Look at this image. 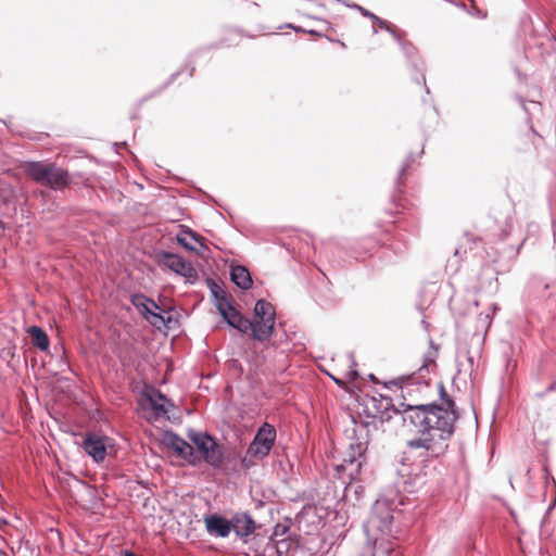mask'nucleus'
Returning <instances> with one entry per match:
<instances>
[{
    "label": "nucleus",
    "instance_id": "nucleus-2",
    "mask_svg": "<svg viewBox=\"0 0 556 556\" xmlns=\"http://www.w3.org/2000/svg\"><path fill=\"white\" fill-rule=\"evenodd\" d=\"M222 320L230 328L247 334L257 342H266L275 333L277 314L275 306L265 299H258L253 307V318L247 317L236 305L228 312L219 309Z\"/></svg>",
    "mask_w": 556,
    "mask_h": 556
},
{
    "label": "nucleus",
    "instance_id": "nucleus-55",
    "mask_svg": "<svg viewBox=\"0 0 556 556\" xmlns=\"http://www.w3.org/2000/svg\"><path fill=\"white\" fill-rule=\"evenodd\" d=\"M329 376L331 377V379H332V380H333L338 386H341V380H340V379H338V378H336V377H333V376H331V375H329Z\"/></svg>",
    "mask_w": 556,
    "mask_h": 556
},
{
    "label": "nucleus",
    "instance_id": "nucleus-16",
    "mask_svg": "<svg viewBox=\"0 0 556 556\" xmlns=\"http://www.w3.org/2000/svg\"><path fill=\"white\" fill-rule=\"evenodd\" d=\"M528 292L534 299L548 301L551 311L556 307V282L548 283L540 277H532L528 282Z\"/></svg>",
    "mask_w": 556,
    "mask_h": 556
},
{
    "label": "nucleus",
    "instance_id": "nucleus-42",
    "mask_svg": "<svg viewBox=\"0 0 556 556\" xmlns=\"http://www.w3.org/2000/svg\"><path fill=\"white\" fill-rule=\"evenodd\" d=\"M276 540L273 538H267L266 543L264 544L262 551H264L266 554L270 556H276V548H275Z\"/></svg>",
    "mask_w": 556,
    "mask_h": 556
},
{
    "label": "nucleus",
    "instance_id": "nucleus-45",
    "mask_svg": "<svg viewBox=\"0 0 556 556\" xmlns=\"http://www.w3.org/2000/svg\"><path fill=\"white\" fill-rule=\"evenodd\" d=\"M154 311L156 313H161L163 314L164 316H172L170 313L175 311V306L174 305H169V306H163L161 307L159 305V308H154Z\"/></svg>",
    "mask_w": 556,
    "mask_h": 556
},
{
    "label": "nucleus",
    "instance_id": "nucleus-39",
    "mask_svg": "<svg viewBox=\"0 0 556 556\" xmlns=\"http://www.w3.org/2000/svg\"><path fill=\"white\" fill-rule=\"evenodd\" d=\"M350 357L352 359V365H351L350 370L348 371V376L351 381H356L361 377V375H359L358 370L356 369L357 363L354 359V356L352 353L350 354Z\"/></svg>",
    "mask_w": 556,
    "mask_h": 556
},
{
    "label": "nucleus",
    "instance_id": "nucleus-25",
    "mask_svg": "<svg viewBox=\"0 0 556 556\" xmlns=\"http://www.w3.org/2000/svg\"><path fill=\"white\" fill-rule=\"evenodd\" d=\"M365 497V486L356 481H351L344 486L342 500L352 506H361Z\"/></svg>",
    "mask_w": 556,
    "mask_h": 556
},
{
    "label": "nucleus",
    "instance_id": "nucleus-4",
    "mask_svg": "<svg viewBox=\"0 0 556 556\" xmlns=\"http://www.w3.org/2000/svg\"><path fill=\"white\" fill-rule=\"evenodd\" d=\"M425 447H409V440L406 443V448L402 452L397 469L400 480L396 482L399 490L406 493H415L421 489L426 483V473L421 472L419 466H414L415 458L418 457L421 462L432 458L425 454Z\"/></svg>",
    "mask_w": 556,
    "mask_h": 556
},
{
    "label": "nucleus",
    "instance_id": "nucleus-40",
    "mask_svg": "<svg viewBox=\"0 0 556 556\" xmlns=\"http://www.w3.org/2000/svg\"><path fill=\"white\" fill-rule=\"evenodd\" d=\"M407 379H408V377H404V375H402L396 378H393L392 380L383 382V387L386 389H390L392 386L401 388L403 382H405V380H407Z\"/></svg>",
    "mask_w": 556,
    "mask_h": 556
},
{
    "label": "nucleus",
    "instance_id": "nucleus-32",
    "mask_svg": "<svg viewBox=\"0 0 556 556\" xmlns=\"http://www.w3.org/2000/svg\"><path fill=\"white\" fill-rule=\"evenodd\" d=\"M16 214V203L13 199L0 195V219Z\"/></svg>",
    "mask_w": 556,
    "mask_h": 556
},
{
    "label": "nucleus",
    "instance_id": "nucleus-33",
    "mask_svg": "<svg viewBox=\"0 0 556 556\" xmlns=\"http://www.w3.org/2000/svg\"><path fill=\"white\" fill-rule=\"evenodd\" d=\"M179 439L180 435L172 429L165 430L162 434V443L168 450H172Z\"/></svg>",
    "mask_w": 556,
    "mask_h": 556
},
{
    "label": "nucleus",
    "instance_id": "nucleus-17",
    "mask_svg": "<svg viewBox=\"0 0 556 556\" xmlns=\"http://www.w3.org/2000/svg\"><path fill=\"white\" fill-rule=\"evenodd\" d=\"M205 530L208 535L225 539L231 533V518L228 519L220 513L206 514L203 517Z\"/></svg>",
    "mask_w": 556,
    "mask_h": 556
},
{
    "label": "nucleus",
    "instance_id": "nucleus-56",
    "mask_svg": "<svg viewBox=\"0 0 556 556\" xmlns=\"http://www.w3.org/2000/svg\"><path fill=\"white\" fill-rule=\"evenodd\" d=\"M554 506H555V504L549 505L547 510H546V513H545V515H548L549 511L554 508Z\"/></svg>",
    "mask_w": 556,
    "mask_h": 556
},
{
    "label": "nucleus",
    "instance_id": "nucleus-24",
    "mask_svg": "<svg viewBox=\"0 0 556 556\" xmlns=\"http://www.w3.org/2000/svg\"><path fill=\"white\" fill-rule=\"evenodd\" d=\"M178 229L175 237L176 242L186 251H195V244L187 242V237L191 241H198L199 239L203 240V236L185 224L178 225Z\"/></svg>",
    "mask_w": 556,
    "mask_h": 556
},
{
    "label": "nucleus",
    "instance_id": "nucleus-37",
    "mask_svg": "<svg viewBox=\"0 0 556 556\" xmlns=\"http://www.w3.org/2000/svg\"><path fill=\"white\" fill-rule=\"evenodd\" d=\"M371 245H372L371 242H367L365 245L362 247V249H363L362 252H359L356 248H354L350 255L355 260H362L366 255H371V253H370Z\"/></svg>",
    "mask_w": 556,
    "mask_h": 556
},
{
    "label": "nucleus",
    "instance_id": "nucleus-5",
    "mask_svg": "<svg viewBox=\"0 0 556 556\" xmlns=\"http://www.w3.org/2000/svg\"><path fill=\"white\" fill-rule=\"evenodd\" d=\"M277 440V430L269 422H263L255 431L251 442L249 443L245 454L241 459V470L249 471L257 466L258 462L267 458Z\"/></svg>",
    "mask_w": 556,
    "mask_h": 556
},
{
    "label": "nucleus",
    "instance_id": "nucleus-47",
    "mask_svg": "<svg viewBox=\"0 0 556 556\" xmlns=\"http://www.w3.org/2000/svg\"><path fill=\"white\" fill-rule=\"evenodd\" d=\"M305 16H306V17H308V18H312V20H316V21H321V22H324V23H325V25H326V30H328V29H332V25H331V23H330V22H328V21L321 20L320 17H317V16H315V15H311V14H306Z\"/></svg>",
    "mask_w": 556,
    "mask_h": 556
},
{
    "label": "nucleus",
    "instance_id": "nucleus-62",
    "mask_svg": "<svg viewBox=\"0 0 556 556\" xmlns=\"http://www.w3.org/2000/svg\"><path fill=\"white\" fill-rule=\"evenodd\" d=\"M355 434H356V429L353 428V437H355Z\"/></svg>",
    "mask_w": 556,
    "mask_h": 556
},
{
    "label": "nucleus",
    "instance_id": "nucleus-23",
    "mask_svg": "<svg viewBox=\"0 0 556 556\" xmlns=\"http://www.w3.org/2000/svg\"><path fill=\"white\" fill-rule=\"evenodd\" d=\"M352 10H356L362 16L369 18L374 23L372 34H378V28L388 31L390 35L393 34V31L396 29L395 25L388 22L387 20L381 18L380 16L376 15L359 4L352 7Z\"/></svg>",
    "mask_w": 556,
    "mask_h": 556
},
{
    "label": "nucleus",
    "instance_id": "nucleus-11",
    "mask_svg": "<svg viewBox=\"0 0 556 556\" xmlns=\"http://www.w3.org/2000/svg\"><path fill=\"white\" fill-rule=\"evenodd\" d=\"M261 529L262 525L256 523L248 511H237L231 516V531L244 544H257V541L263 539L262 533L257 531Z\"/></svg>",
    "mask_w": 556,
    "mask_h": 556
},
{
    "label": "nucleus",
    "instance_id": "nucleus-28",
    "mask_svg": "<svg viewBox=\"0 0 556 556\" xmlns=\"http://www.w3.org/2000/svg\"><path fill=\"white\" fill-rule=\"evenodd\" d=\"M26 331L30 336L34 346H36L41 352L49 351L50 338L42 327L31 325L27 328Z\"/></svg>",
    "mask_w": 556,
    "mask_h": 556
},
{
    "label": "nucleus",
    "instance_id": "nucleus-7",
    "mask_svg": "<svg viewBox=\"0 0 556 556\" xmlns=\"http://www.w3.org/2000/svg\"><path fill=\"white\" fill-rule=\"evenodd\" d=\"M188 439L194 445L195 456L199 465L205 463L214 470H220L223 443L207 431H197L189 429Z\"/></svg>",
    "mask_w": 556,
    "mask_h": 556
},
{
    "label": "nucleus",
    "instance_id": "nucleus-19",
    "mask_svg": "<svg viewBox=\"0 0 556 556\" xmlns=\"http://www.w3.org/2000/svg\"><path fill=\"white\" fill-rule=\"evenodd\" d=\"M375 402L374 408L380 414V420L382 422H389L392 419L391 412L395 415H400L403 420L404 409L406 405H414V403L400 402L399 405L393 403V399L389 395L379 394V399L372 397Z\"/></svg>",
    "mask_w": 556,
    "mask_h": 556
},
{
    "label": "nucleus",
    "instance_id": "nucleus-14",
    "mask_svg": "<svg viewBox=\"0 0 556 556\" xmlns=\"http://www.w3.org/2000/svg\"><path fill=\"white\" fill-rule=\"evenodd\" d=\"M390 534H374L367 538V546L364 548L362 556H400L395 542L390 540Z\"/></svg>",
    "mask_w": 556,
    "mask_h": 556
},
{
    "label": "nucleus",
    "instance_id": "nucleus-35",
    "mask_svg": "<svg viewBox=\"0 0 556 556\" xmlns=\"http://www.w3.org/2000/svg\"><path fill=\"white\" fill-rule=\"evenodd\" d=\"M290 526L285 523H276L273 528V532L269 535V538H273L274 540H279L285 538V535L289 532Z\"/></svg>",
    "mask_w": 556,
    "mask_h": 556
},
{
    "label": "nucleus",
    "instance_id": "nucleus-13",
    "mask_svg": "<svg viewBox=\"0 0 556 556\" xmlns=\"http://www.w3.org/2000/svg\"><path fill=\"white\" fill-rule=\"evenodd\" d=\"M408 377L401 386V402L406 403H422L426 399V392L430 389V378L426 376H418L417 374L404 375Z\"/></svg>",
    "mask_w": 556,
    "mask_h": 556
},
{
    "label": "nucleus",
    "instance_id": "nucleus-46",
    "mask_svg": "<svg viewBox=\"0 0 556 556\" xmlns=\"http://www.w3.org/2000/svg\"><path fill=\"white\" fill-rule=\"evenodd\" d=\"M307 34L312 35V36H315V37H325L327 40L333 41L332 38H330L326 34H324L323 31H319V30H316V29H307Z\"/></svg>",
    "mask_w": 556,
    "mask_h": 556
},
{
    "label": "nucleus",
    "instance_id": "nucleus-43",
    "mask_svg": "<svg viewBox=\"0 0 556 556\" xmlns=\"http://www.w3.org/2000/svg\"><path fill=\"white\" fill-rule=\"evenodd\" d=\"M206 286L211 291V294H215L216 291H219L222 287L211 277L205 279Z\"/></svg>",
    "mask_w": 556,
    "mask_h": 556
},
{
    "label": "nucleus",
    "instance_id": "nucleus-6",
    "mask_svg": "<svg viewBox=\"0 0 556 556\" xmlns=\"http://www.w3.org/2000/svg\"><path fill=\"white\" fill-rule=\"evenodd\" d=\"M402 504L401 500L396 502L394 497H378L371 505L369 516L363 525L366 536L370 539L374 534H391L394 509Z\"/></svg>",
    "mask_w": 556,
    "mask_h": 556
},
{
    "label": "nucleus",
    "instance_id": "nucleus-8",
    "mask_svg": "<svg viewBox=\"0 0 556 556\" xmlns=\"http://www.w3.org/2000/svg\"><path fill=\"white\" fill-rule=\"evenodd\" d=\"M391 36L399 43L406 59V63L410 71L413 81H415L418 85L424 84L426 92L429 93L430 89L426 85L424 61L419 56L418 49L414 46L412 41L406 39L405 30H402L396 27V29L393 31V34H391Z\"/></svg>",
    "mask_w": 556,
    "mask_h": 556
},
{
    "label": "nucleus",
    "instance_id": "nucleus-22",
    "mask_svg": "<svg viewBox=\"0 0 556 556\" xmlns=\"http://www.w3.org/2000/svg\"><path fill=\"white\" fill-rule=\"evenodd\" d=\"M175 455L188 463L192 467L199 466V459L195 456L194 445L180 437L178 442L170 450Z\"/></svg>",
    "mask_w": 556,
    "mask_h": 556
},
{
    "label": "nucleus",
    "instance_id": "nucleus-9",
    "mask_svg": "<svg viewBox=\"0 0 556 556\" xmlns=\"http://www.w3.org/2000/svg\"><path fill=\"white\" fill-rule=\"evenodd\" d=\"M154 260L159 266L166 267L170 271L185 278L186 283L195 285L199 280V274L192 264L181 255L166 250H156Z\"/></svg>",
    "mask_w": 556,
    "mask_h": 556
},
{
    "label": "nucleus",
    "instance_id": "nucleus-59",
    "mask_svg": "<svg viewBox=\"0 0 556 556\" xmlns=\"http://www.w3.org/2000/svg\"><path fill=\"white\" fill-rule=\"evenodd\" d=\"M425 327H428V323L426 320L421 321Z\"/></svg>",
    "mask_w": 556,
    "mask_h": 556
},
{
    "label": "nucleus",
    "instance_id": "nucleus-12",
    "mask_svg": "<svg viewBox=\"0 0 556 556\" xmlns=\"http://www.w3.org/2000/svg\"><path fill=\"white\" fill-rule=\"evenodd\" d=\"M129 301L141 316L151 325L159 323L170 329L173 323H178V320H174L173 316H164L161 313H156L154 308H159V304L153 299L148 298L141 292L132 293L129 296Z\"/></svg>",
    "mask_w": 556,
    "mask_h": 556
},
{
    "label": "nucleus",
    "instance_id": "nucleus-18",
    "mask_svg": "<svg viewBox=\"0 0 556 556\" xmlns=\"http://www.w3.org/2000/svg\"><path fill=\"white\" fill-rule=\"evenodd\" d=\"M368 442L356 441L350 444L349 451L346 452L345 457L343 458L342 466H351L352 469L350 471V476L354 479V476L361 473V469L363 464L366 460V452H367Z\"/></svg>",
    "mask_w": 556,
    "mask_h": 556
},
{
    "label": "nucleus",
    "instance_id": "nucleus-21",
    "mask_svg": "<svg viewBox=\"0 0 556 556\" xmlns=\"http://www.w3.org/2000/svg\"><path fill=\"white\" fill-rule=\"evenodd\" d=\"M229 275L231 282L239 289L248 291L252 288V275L247 267L239 264L231 265Z\"/></svg>",
    "mask_w": 556,
    "mask_h": 556
},
{
    "label": "nucleus",
    "instance_id": "nucleus-15",
    "mask_svg": "<svg viewBox=\"0 0 556 556\" xmlns=\"http://www.w3.org/2000/svg\"><path fill=\"white\" fill-rule=\"evenodd\" d=\"M222 45L216 42V43H212L210 46H205V47H202V48H199L192 52H190L188 54V56L186 58V61H185V64L184 66L174 72L173 74H170V76L167 78V80L160 87V89L147 97L143 98V100H147V99H150L152 98L153 96H156L159 93H161L163 90H165L167 87H169L176 79L178 76L181 75V73L185 71V70H188V76L189 77H192L193 74H194V71H195V66H194V58L201 53V52H207L210 51L211 49H218L220 48Z\"/></svg>",
    "mask_w": 556,
    "mask_h": 556
},
{
    "label": "nucleus",
    "instance_id": "nucleus-27",
    "mask_svg": "<svg viewBox=\"0 0 556 556\" xmlns=\"http://www.w3.org/2000/svg\"><path fill=\"white\" fill-rule=\"evenodd\" d=\"M424 153V147L421 148L420 152L418 154H415L410 152L405 161L403 162L402 166L400 167L396 178L394 180V188L395 191L399 193L403 192V188L405 186V175L408 172V169L412 168V165L416 162L418 157H420Z\"/></svg>",
    "mask_w": 556,
    "mask_h": 556
},
{
    "label": "nucleus",
    "instance_id": "nucleus-57",
    "mask_svg": "<svg viewBox=\"0 0 556 556\" xmlns=\"http://www.w3.org/2000/svg\"><path fill=\"white\" fill-rule=\"evenodd\" d=\"M0 228H1V229H4V228H5V224H4V222H3L2 219H0Z\"/></svg>",
    "mask_w": 556,
    "mask_h": 556
},
{
    "label": "nucleus",
    "instance_id": "nucleus-30",
    "mask_svg": "<svg viewBox=\"0 0 556 556\" xmlns=\"http://www.w3.org/2000/svg\"><path fill=\"white\" fill-rule=\"evenodd\" d=\"M211 295H212V302L218 313H219V309L228 312L233 306H236L231 294L228 293L223 288L219 291H216L215 294H211Z\"/></svg>",
    "mask_w": 556,
    "mask_h": 556
},
{
    "label": "nucleus",
    "instance_id": "nucleus-61",
    "mask_svg": "<svg viewBox=\"0 0 556 556\" xmlns=\"http://www.w3.org/2000/svg\"><path fill=\"white\" fill-rule=\"evenodd\" d=\"M459 254V249H456L455 250V255H458Z\"/></svg>",
    "mask_w": 556,
    "mask_h": 556
},
{
    "label": "nucleus",
    "instance_id": "nucleus-52",
    "mask_svg": "<svg viewBox=\"0 0 556 556\" xmlns=\"http://www.w3.org/2000/svg\"><path fill=\"white\" fill-rule=\"evenodd\" d=\"M368 378H369V379H370V381H372L374 383H379L378 378H377L374 374H369V375H368Z\"/></svg>",
    "mask_w": 556,
    "mask_h": 556
},
{
    "label": "nucleus",
    "instance_id": "nucleus-31",
    "mask_svg": "<svg viewBox=\"0 0 556 556\" xmlns=\"http://www.w3.org/2000/svg\"><path fill=\"white\" fill-rule=\"evenodd\" d=\"M437 353L435 352H428L424 356V362L421 367L415 371L414 374H417L418 376H426L429 378V374L437 367Z\"/></svg>",
    "mask_w": 556,
    "mask_h": 556
},
{
    "label": "nucleus",
    "instance_id": "nucleus-48",
    "mask_svg": "<svg viewBox=\"0 0 556 556\" xmlns=\"http://www.w3.org/2000/svg\"><path fill=\"white\" fill-rule=\"evenodd\" d=\"M119 556H142V555L137 554L136 552H134L131 549H123V551H121Z\"/></svg>",
    "mask_w": 556,
    "mask_h": 556
},
{
    "label": "nucleus",
    "instance_id": "nucleus-29",
    "mask_svg": "<svg viewBox=\"0 0 556 556\" xmlns=\"http://www.w3.org/2000/svg\"><path fill=\"white\" fill-rule=\"evenodd\" d=\"M408 239L405 232L397 230L389 244L390 250L399 257L404 256L408 251Z\"/></svg>",
    "mask_w": 556,
    "mask_h": 556
},
{
    "label": "nucleus",
    "instance_id": "nucleus-10",
    "mask_svg": "<svg viewBox=\"0 0 556 556\" xmlns=\"http://www.w3.org/2000/svg\"><path fill=\"white\" fill-rule=\"evenodd\" d=\"M79 447L94 462L101 463L108 455V450L115 446V440L106 434L87 431L81 435Z\"/></svg>",
    "mask_w": 556,
    "mask_h": 556
},
{
    "label": "nucleus",
    "instance_id": "nucleus-20",
    "mask_svg": "<svg viewBox=\"0 0 556 556\" xmlns=\"http://www.w3.org/2000/svg\"><path fill=\"white\" fill-rule=\"evenodd\" d=\"M142 397L149 403L154 419L167 415L168 409L175 406L174 402L156 388H152L149 394L142 393Z\"/></svg>",
    "mask_w": 556,
    "mask_h": 556
},
{
    "label": "nucleus",
    "instance_id": "nucleus-54",
    "mask_svg": "<svg viewBox=\"0 0 556 556\" xmlns=\"http://www.w3.org/2000/svg\"><path fill=\"white\" fill-rule=\"evenodd\" d=\"M429 345H430V348H431V349H433L434 351H437V350H438V346L434 344L433 340H431V339H430V341H429Z\"/></svg>",
    "mask_w": 556,
    "mask_h": 556
},
{
    "label": "nucleus",
    "instance_id": "nucleus-38",
    "mask_svg": "<svg viewBox=\"0 0 556 556\" xmlns=\"http://www.w3.org/2000/svg\"><path fill=\"white\" fill-rule=\"evenodd\" d=\"M16 346L14 344L3 348L0 351V357L3 361H9L15 356Z\"/></svg>",
    "mask_w": 556,
    "mask_h": 556
},
{
    "label": "nucleus",
    "instance_id": "nucleus-53",
    "mask_svg": "<svg viewBox=\"0 0 556 556\" xmlns=\"http://www.w3.org/2000/svg\"><path fill=\"white\" fill-rule=\"evenodd\" d=\"M7 525H8V521L3 517H0V529H2V527L7 526Z\"/></svg>",
    "mask_w": 556,
    "mask_h": 556
},
{
    "label": "nucleus",
    "instance_id": "nucleus-58",
    "mask_svg": "<svg viewBox=\"0 0 556 556\" xmlns=\"http://www.w3.org/2000/svg\"><path fill=\"white\" fill-rule=\"evenodd\" d=\"M368 426H369V422H368V421H363V422H362V427H364V428H368Z\"/></svg>",
    "mask_w": 556,
    "mask_h": 556
},
{
    "label": "nucleus",
    "instance_id": "nucleus-3",
    "mask_svg": "<svg viewBox=\"0 0 556 556\" xmlns=\"http://www.w3.org/2000/svg\"><path fill=\"white\" fill-rule=\"evenodd\" d=\"M24 174L34 182L54 191H62L73 184L68 170L50 161L25 162Z\"/></svg>",
    "mask_w": 556,
    "mask_h": 556
},
{
    "label": "nucleus",
    "instance_id": "nucleus-51",
    "mask_svg": "<svg viewBox=\"0 0 556 556\" xmlns=\"http://www.w3.org/2000/svg\"><path fill=\"white\" fill-rule=\"evenodd\" d=\"M295 33H303V34H307V29L304 28V27H301V26H295Z\"/></svg>",
    "mask_w": 556,
    "mask_h": 556
},
{
    "label": "nucleus",
    "instance_id": "nucleus-1",
    "mask_svg": "<svg viewBox=\"0 0 556 556\" xmlns=\"http://www.w3.org/2000/svg\"><path fill=\"white\" fill-rule=\"evenodd\" d=\"M439 401L406 405L403 426H410L419 437L409 440V447H425V454L440 458L448 451L450 440L462 417L455 399L442 381L438 383Z\"/></svg>",
    "mask_w": 556,
    "mask_h": 556
},
{
    "label": "nucleus",
    "instance_id": "nucleus-41",
    "mask_svg": "<svg viewBox=\"0 0 556 556\" xmlns=\"http://www.w3.org/2000/svg\"><path fill=\"white\" fill-rule=\"evenodd\" d=\"M466 11L471 15V16H475V17H479V18H484L486 17V13L483 12L482 10H480L473 0H471V5H470V9H466Z\"/></svg>",
    "mask_w": 556,
    "mask_h": 556
},
{
    "label": "nucleus",
    "instance_id": "nucleus-34",
    "mask_svg": "<svg viewBox=\"0 0 556 556\" xmlns=\"http://www.w3.org/2000/svg\"><path fill=\"white\" fill-rule=\"evenodd\" d=\"M291 541L288 538H282L279 540H276L275 548H276V556H283L286 555L291 547Z\"/></svg>",
    "mask_w": 556,
    "mask_h": 556
},
{
    "label": "nucleus",
    "instance_id": "nucleus-26",
    "mask_svg": "<svg viewBox=\"0 0 556 556\" xmlns=\"http://www.w3.org/2000/svg\"><path fill=\"white\" fill-rule=\"evenodd\" d=\"M242 458H243V456L236 447L223 445L220 470H225L231 465L232 471H235V472L242 471L241 470V459Z\"/></svg>",
    "mask_w": 556,
    "mask_h": 556
},
{
    "label": "nucleus",
    "instance_id": "nucleus-60",
    "mask_svg": "<svg viewBox=\"0 0 556 556\" xmlns=\"http://www.w3.org/2000/svg\"><path fill=\"white\" fill-rule=\"evenodd\" d=\"M118 147H119V143L114 142V148H118Z\"/></svg>",
    "mask_w": 556,
    "mask_h": 556
},
{
    "label": "nucleus",
    "instance_id": "nucleus-49",
    "mask_svg": "<svg viewBox=\"0 0 556 556\" xmlns=\"http://www.w3.org/2000/svg\"><path fill=\"white\" fill-rule=\"evenodd\" d=\"M295 26H296V25H294V24H292V23H286V24H283V25H280V26L278 27V29L289 28V29L295 30Z\"/></svg>",
    "mask_w": 556,
    "mask_h": 556
},
{
    "label": "nucleus",
    "instance_id": "nucleus-50",
    "mask_svg": "<svg viewBox=\"0 0 556 556\" xmlns=\"http://www.w3.org/2000/svg\"><path fill=\"white\" fill-rule=\"evenodd\" d=\"M517 100H518V102L520 103V105L522 106V109H523L526 112H528V109H527V106H526V102H525V100H523L521 97H517Z\"/></svg>",
    "mask_w": 556,
    "mask_h": 556
},
{
    "label": "nucleus",
    "instance_id": "nucleus-44",
    "mask_svg": "<svg viewBox=\"0 0 556 556\" xmlns=\"http://www.w3.org/2000/svg\"><path fill=\"white\" fill-rule=\"evenodd\" d=\"M556 391V380H554L552 383L548 384V387L541 392L535 393L536 399H543L547 393Z\"/></svg>",
    "mask_w": 556,
    "mask_h": 556
},
{
    "label": "nucleus",
    "instance_id": "nucleus-36",
    "mask_svg": "<svg viewBox=\"0 0 556 556\" xmlns=\"http://www.w3.org/2000/svg\"><path fill=\"white\" fill-rule=\"evenodd\" d=\"M194 243L198 244V245H195V251H189L190 253H194L197 255L204 256L206 253L210 252V248L207 245V240L204 236H203V240L199 239L198 241H193V244Z\"/></svg>",
    "mask_w": 556,
    "mask_h": 556
}]
</instances>
